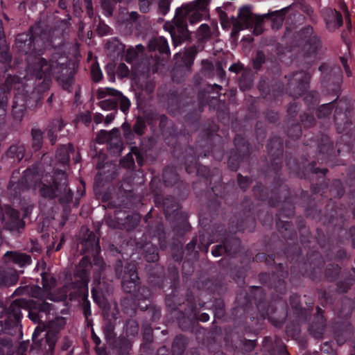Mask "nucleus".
I'll use <instances>...</instances> for the list:
<instances>
[{"label": "nucleus", "instance_id": "nucleus-53", "mask_svg": "<svg viewBox=\"0 0 355 355\" xmlns=\"http://www.w3.org/2000/svg\"><path fill=\"white\" fill-rule=\"evenodd\" d=\"M301 121L305 127H311L315 124V119L313 116L304 114L300 116Z\"/></svg>", "mask_w": 355, "mask_h": 355}, {"label": "nucleus", "instance_id": "nucleus-26", "mask_svg": "<svg viewBox=\"0 0 355 355\" xmlns=\"http://www.w3.org/2000/svg\"><path fill=\"white\" fill-rule=\"evenodd\" d=\"M163 180L166 186L171 187L178 183L179 176L174 168L168 166L163 171Z\"/></svg>", "mask_w": 355, "mask_h": 355}, {"label": "nucleus", "instance_id": "nucleus-2", "mask_svg": "<svg viewBox=\"0 0 355 355\" xmlns=\"http://www.w3.org/2000/svg\"><path fill=\"white\" fill-rule=\"evenodd\" d=\"M92 268L89 257L87 255L83 257L76 267L72 281L65 286L69 300L79 302L87 320L92 314L88 300V284Z\"/></svg>", "mask_w": 355, "mask_h": 355}, {"label": "nucleus", "instance_id": "nucleus-6", "mask_svg": "<svg viewBox=\"0 0 355 355\" xmlns=\"http://www.w3.org/2000/svg\"><path fill=\"white\" fill-rule=\"evenodd\" d=\"M30 33H19L15 38V46L18 51L24 54H31L35 51V42L37 39L43 42L48 40V33L41 22H37L29 28Z\"/></svg>", "mask_w": 355, "mask_h": 355}, {"label": "nucleus", "instance_id": "nucleus-11", "mask_svg": "<svg viewBox=\"0 0 355 355\" xmlns=\"http://www.w3.org/2000/svg\"><path fill=\"white\" fill-rule=\"evenodd\" d=\"M83 236L81 241L78 244V248L83 254L91 255L98 254L101 251L98 237L94 232H90L87 227H83L81 229Z\"/></svg>", "mask_w": 355, "mask_h": 355}, {"label": "nucleus", "instance_id": "nucleus-25", "mask_svg": "<svg viewBox=\"0 0 355 355\" xmlns=\"http://www.w3.org/2000/svg\"><path fill=\"white\" fill-rule=\"evenodd\" d=\"M225 245V252L228 256L236 254L241 246V241L236 237H230L223 241Z\"/></svg>", "mask_w": 355, "mask_h": 355}, {"label": "nucleus", "instance_id": "nucleus-14", "mask_svg": "<svg viewBox=\"0 0 355 355\" xmlns=\"http://www.w3.org/2000/svg\"><path fill=\"white\" fill-rule=\"evenodd\" d=\"M3 220L5 228L12 232H19L25 225V223L20 218L19 212L10 206L4 208Z\"/></svg>", "mask_w": 355, "mask_h": 355}, {"label": "nucleus", "instance_id": "nucleus-63", "mask_svg": "<svg viewBox=\"0 0 355 355\" xmlns=\"http://www.w3.org/2000/svg\"><path fill=\"white\" fill-rule=\"evenodd\" d=\"M300 8L303 12L309 16L311 20H313V10L310 6L305 3H301Z\"/></svg>", "mask_w": 355, "mask_h": 355}, {"label": "nucleus", "instance_id": "nucleus-4", "mask_svg": "<svg viewBox=\"0 0 355 355\" xmlns=\"http://www.w3.org/2000/svg\"><path fill=\"white\" fill-rule=\"evenodd\" d=\"M40 196L49 200L58 198L62 205L71 203L73 192L68 187L67 175L64 172H58L53 177L52 182L42 181L37 186Z\"/></svg>", "mask_w": 355, "mask_h": 355}, {"label": "nucleus", "instance_id": "nucleus-40", "mask_svg": "<svg viewBox=\"0 0 355 355\" xmlns=\"http://www.w3.org/2000/svg\"><path fill=\"white\" fill-rule=\"evenodd\" d=\"M126 334L128 336H135L139 332L138 322L134 319H129L127 320L126 324Z\"/></svg>", "mask_w": 355, "mask_h": 355}, {"label": "nucleus", "instance_id": "nucleus-19", "mask_svg": "<svg viewBox=\"0 0 355 355\" xmlns=\"http://www.w3.org/2000/svg\"><path fill=\"white\" fill-rule=\"evenodd\" d=\"M268 153L274 158L275 164H280L279 157L283 154V146L279 138H273L270 139L267 145Z\"/></svg>", "mask_w": 355, "mask_h": 355}, {"label": "nucleus", "instance_id": "nucleus-34", "mask_svg": "<svg viewBox=\"0 0 355 355\" xmlns=\"http://www.w3.org/2000/svg\"><path fill=\"white\" fill-rule=\"evenodd\" d=\"M184 340L182 336H176L172 343L173 355H181L184 351Z\"/></svg>", "mask_w": 355, "mask_h": 355}, {"label": "nucleus", "instance_id": "nucleus-51", "mask_svg": "<svg viewBox=\"0 0 355 355\" xmlns=\"http://www.w3.org/2000/svg\"><path fill=\"white\" fill-rule=\"evenodd\" d=\"M55 279L49 275L42 274V285L46 291L50 290L55 284Z\"/></svg>", "mask_w": 355, "mask_h": 355}, {"label": "nucleus", "instance_id": "nucleus-39", "mask_svg": "<svg viewBox=\"0 0 355 355\" xmlns=\"http://www.w3.org/2000/svg\"><path fill=\"white\" fill-rule=\"evenodd\" d=\"M115 323L111 320H107L103 327L105 336L108 340H112L115 337L114 333Z\"/></svg>", "mask_w": 355, "mask_h": 355}, {"label": "nucleus", "instance_id": "nucleus-16", "mask_svg": "<svg viewBox=\"0 0 355 355\" xmlns=\"http://www.w3.org/2000/svg\"><path fill=\"white\" fill-rule=\"evenodd\" d=\"M19 280L18 272L13 268L0 267V287H9Z\"/></svg>", "mask_w": 355, "mask_h": 355}, {"label": "nucleus", "instance_id": "nucleus-12", "mask_svg": "<svg viewBox=\"0 0 355 355\" xmlns=\"http://www.w3.org/2000/svg\"><path fill=\"white\" fill-rule=\"evenodd\" d=\"M28 300L17 299L13 301L6 309L7 318L5 324L8 328L14 327L20 322L22 314L21 309L26 310Z\"/></svg>", "mask_w": 355, "mask_h": 355}, {"label": "nucleus", "instance_id": "nucleus-45", "mask_svg": "<svg viewBox=\"0 0 355 355\" xmlns=\"http://www.w3.org/2000/svg\"><path fill=\"white\" fill-rule=\"evenodd\" d=\"M333 105L332 103H327L324 104L322 106H320L318 111H317V115L319 118L321 117H326L329 116L332 110Z\"/></svg>", "mask_w": 355, "mask_h": 355}, {"label": "nucleus", "instance_id": "nucleus-52", "mask_svg": "<svg viewBox=\"0 0 355 355\" xmlns=\"http://www.w3.org/2000/svg\"><path fill=\"white\" fill-rule=\"evenodd\" d=\"M214 315L218 318H221L225 315L224 303L222 301H216L214 304Z\"/></svg>", "mask_w": 355, "mask_h": 355}, {"label": "nucleus", "instance_id": "nucleus-42", "mask_svg": "<svg viewBox=\"0 0 355 355\" xmlns=\"http://www.w3.org/2000/svg\"><path fill=\"white\" fill-rule=\"evenodd\" d=\"M330 17L331 18V21H334V28H338L343 25V17L340 12L336 11V10H330Z\"/></svg>", "mask_w": 355, "mask_h": 355}, {"label": "nucleus", "instance_id": "nucleus-23", "mask_svg": "<svg viewBox=\"0 0 355 355\" xmlns=\"http://www.w3.org/2000/svg\"><path fill=\"white\" fill-rule=\"evenodd\" d=\"M254 73L248 69H245L242 71L239 78V87L242 91L250 89L253 85Z\"/></svg>", "mask_w": 355, "mask_h": 355}, {"label": "nucleus", "instance_id": "nucleus-54", "mask_svg": "<svg viewBox=\"0 0 355 355\" xmlns=\"http://www.w3.org/2000/svg\"><path fill=\"white\" fill-rule=\"evenodd\" d=\"M44 325L43 326V324H39L36 327V329L33 334V344L35 345V346L40 347V341L38 339V336L40 334V333L44 331Z\"/></svg>", "mask_w": 355, "mask_h": 355}, {"label": "nucleus", "instance_id": "nucleus-18", "mask_svg": "<svg viewBox=\"0 0 355 355\" xmlns=\"http://www.w3.org/2000/svg\"><path fill=\"white\" fill-rule=\"evenodd\" d=\"M107 146L114 155L119 154L122 150L123 143L120 137V132L119 129L114 128L110 131V137Z\"/></svg>", "mask_w": 355, "mask_h": 355}, {"label": "nucleus", "instance_id": "nucleus-31", "mask_svg": "<svg viewBox=\"0 0 355 355\" xmlns=\"http://www.w3.org/2000/svg\"><path fill=\"white\" fill-rule=\"evenodd\" d=\"M8 156L16 159L18 162L21 160L25 155V146L23 144L12 145L7 152Z\"/></svg>", "mask_w": 355, "mask_h": 355}, {"label": "nucleus", "instance_id": "nucleus-27", "mask_svg": "<svg viewBox=\"0 0 355 355\" xmlns=\"http://www.w3.org/2000/svg\"><path fill=\"white\" fill-rule=\"evenodd\" d=\"M143 254L148 262H155L159 259L158 250L151 243H146L144 246Z\"/></svg>", "mask_w": 355, "mask_h": 355}, {"label": "nucleus", "instance_id": "nucleus-36", "mask_svg": "<svg viewBox=\"0 0 355 355\" xmlns=\"http://www.w3.org/2000/svg\"><path fill=\"white\" fill-rule=\"evenodd\" d=\"M172 0H158L157 2V12L165 16L170 10Z\"/></svg>", "mask_w": 355, "mask_h": 355}, {"label": "nucleus", "instance_id": "nucleus-10", "mask_svg": "<svg viewBox=\"0 0 355 355\" xmlns=\"http://www.w3.org/2000/svg\"><path fill=\"white\" fill-rule=\"evenodd\" d=\"M310 78L311 76L304 71L292 73L288 76V92L295 98L300 96L307 89Z\"/></svg>", "mask_w": 355, "mask_h": 355}, {"label": "nucleus", "instance_id": "nucleus-41", "mask_svg": "<svg viewBox=\"0 0 355 355\" xmlns=\"http://www.w3.org/2000/svg\"><path fill=\"white\" fill-rule=\"evenodd\" d=\"M146 128V125L144 119L141 116H138L133 125V131L135 133L141 136L144 133V130Z\"/></svg>", "mask_w": 355, "mask_h": 355}, {"label": "nucleus", "instance_id": "nucleus-8", "mask_svg": "<svg viewBox=\"0 0 355 355\" xmlns=\"http://www.w3.org/2000/svg\"><path fill=\"white\" fill-rule=\"evenodd\" d=\"M53 309V305L45 301L28 300L26 310L28 312V318L35 324H43L50 321L49 315Z\"/></svg>", "mask_w": 355, "mask_h": 355}, {"label": "nucleus", "instance_id": "nucleus-58", "mask_svg": "<svg viewBox=\"0 0 355 355\" xmlns=\"http://www.w3.org/2000/svg\"><path fill=\"white\" fill-rule=\"evenodd\" d=\"M168 272L170 278L173 281V285L175 286L179 282L178 270L175 267L172 266L168 268Z\"/></svg>", "mask_w": 355, "mask_h": 355}, {"label": "nucleus", "instance_id": "nucleus-50", "mask_svg": "<svg viewBox=\"0 0 355 355\" xmlns=\"http://www.w3.org/2000/svg\"><path fill=\"white\" fill-rule=\"evenodd\" d=\"M288 135L293 139H298L301 135V127L298 123L292 125L288 130Z\"/></svg>", "mask_w": 355, "mask_h": 355}, {"label": "nucleus", "instance_id": "nucleus-22", "mask_svg": "<svg viewBox=\"0 0 355 355\" xmlns=\"http://www.w3.org/2000/svg\"><path fill=\"white\" fill-rule=\"evenodd\" d=\"M93 261L94 265L98 268L93 275V284L100 285L101 278L102 272L105 270L107 265L104 262L103 259L98 256V254H94Z\"/></svg>", "mask_w": 355, "mask_h": 355}, {"label": "nucleus", "instance_id": "nucleus-37", "mask_svg": "<svg viewBox=\"0 0 355 355\" xmlns=\"http://www.w3.org/2000/svg\"><path fill=\"white\" fill-rule=\"evenodd\" d=\"M99 285L94 284V286L92 288V294L94 301L100 306V307H105L106 302L105 298L102 295V294L98 291V286Z\"/></svg>", "mask_w": 355, "mask_h": 355}, {"label": "nucleus", "instance_id": "nucleus-55", "mask_svg": "<svg viewBox=\"0 0 355 355\" xmlns=\"http://www.w3.org/2000/svg\"><path fill=\"white\" fill-rule=\"evenodd\" d=\"M92 79L94 82H99L102 79V73L98 65H93L91 71Z\"/></svg>", "mask_w": 355, "mask_h": 355}, {"label": "nucleus", "instance_id": "nucleus-60", "mask_svg": "<svg viewBox=\"0 0 355 355\" xmlns=\"http://www.w3.org/2000/svg\"><path fill=\"white\" fill-rule=\"evenodd\" d=\"M237 181L238 184H239L240 187L243 190H245L250 184V180L247 177H243L241 174H238L237 175Z\"/></svg>", "mask_w": 355, "mask_h": 355}, {"label": "nucleus", "instance_id": "nucleus-32", "mask_svg": "<svg viewBox=\"0 0 355 355\" xmlns=\"http://www.w3.org/2000/svg\"><path fill=\"white\" fill-rule=\"evenodd\" d=\"M46 343L48 348L46 349L44 355H53L55 345L58 340L56 334L53 331H48L45 334Z\"/></svg>", "mask_w": 355, "mask_h": 355}, {"label": "nucleus", "instance_id": "nucleus-56", "mask_svg": "<svg viewBox=\"0 0 355 355\" xmlns=\"http://www.w3.org/2000/svg\"><path fill=\"white\" fill-rule=\"evenodd\" d=\"M110 137V132H107L106 130H101L98 135L96 136V140L99 144H103L106 142L107 144Z\"/></svg>", "mask_w": 355, "mask_h": 355}, {"label": "nucleus", "instance_id": "nucleus-43", "mask_svg": "<svg viewBox=\"0 0 355 355\" xmlns=\"http://www.w3.org/2000/svg\"><path fill=\"white\" fill-rule=\"evenodd\" d=\"M155 1V0H138L140 12L144 14L148 13Z\"/></svg>", "mask_w": 355, "mask_h": 355}, {"label": "nucleus", "instance_id": "nucleus-35", "mask_svg": "<svg viewBox=\"0 0 355 355\" xmlns=\"http://www.w3.org/2000/svg\"><path fill=\"white\" fill-rule=\"evenodd\" d=\"M12 107L14 115L19 114H20L19 116H21L22 114L26 110L25 103L21 96L15 97Z\"/></svg>", "mask_w": 355, "mask_h": 355}, {"label": "nucleus", "instance_id": "nucleus-59", "mask_svg": "<svg viewBox=\"0 0 355 355\" xmlns=\"http://www.w3.org/2000/svg\"><path fill=\"white\" fill-rule=\"evenodd\" d=\"M78 120L85 125H88L92 121V114L89 111L81 113L78 116Z\"/></svg>", "mask_w": 355, "mask_h": 355}, {"label": "nucleus", "instance_id": "nucleus-61", "mask_svg": "<svg viewBox=\"0 0 355 355\" xmlns=\"http://www.w3.org/2000/svg\"><path fill=\"white\" fill-rule=\"evenodd\" d=\"M175 297V295L173 296L171 295H168L166 297V304L168 307H169L171 310H175L178 308V305H180V303H176L175 302L173 298Z\"/></svg>", "mask_w": 355, "mask_h": 355}, {"label": "nucleus", "instance_id": "nucleus-13", "mask_svg": "<svg viewBox=\"0 0 355 355\" xmlns=\"http://www.w3.org/2000/svg\"><path fill=\"white\" fill-rule=\"evenodd\" d=\"M126 272L129 273L121 279L122 289L127 293H135L140 284L135 264L132 262H126Z\"/></svg>", "mask_w": 355, "mask_h": 355}, {"label": "nucleus", "instance_id": "nucleus-17", "mask_svg": "<svg viewBox=\"0 0 355 355\" xmlns=\"http://www.w3.org/2000/svg\"><path fill=\"white\" fill-rule=\"evenodd\" d=\"M3 259L5 263H12L20 267H24L30 265L32 261L30 255L17 251L7 252L4 254Z\"/></svg>", "mask_w": 355, "mask_h": 355}, {"label": "nucleus", "instance_id": "nucleus-44", "mask_svg": "<svg viewBox=\"0 0 355 355\" xmlns=\"http://www.w3.org/2000/svg\"><path fill=\"white\" fill-rule=\"evenodd\" d=\"M202 71L205 73V76L209 77L213 76V71H214V66L210 61L207 60H202Z\"/></svg>", "mask_w": 355, "mask_h": 355}, {"label": "nucleus", "instance_id": "nucleus-48", "mask_svg": "<svg viewBox=\"0 0 355 355\" xmlns=\"http://www.w3.org/2000/svg\"><path fill=\"white\" fill-rule=\"evenodd\" d=\"M266 58L263 53L261 51L257 52L255 58L253 59V67L255 69H259L261 65L265 62Z\"/></svg>", "mask_w": 355, "mask_h": 355}, {"label": "nucleus", "instance_id": "nucleus-57", "mask_svg": "<svg viewBox=\"0 0 355 355\" xmlns=\"http://www.w3.org/2000/svg\"><path fill=\"white\" fill-rule=\"evenodd\" d=\"M137 291L138 292L137 297L139 300L148 299L150 295L149 289L145 286L141 287L139 286Z\"/></svg>", "mask_w": 355, "mask_h": 355}, {"label": "nucleus", "instance_id": "nucleus-47", "mask_svg": "<svg viewBox=\"0 0 355 355\" xmlns=\"http://www.w3.org/2000/svg\"><path fill=\"white\" fill-rule=\"evenodd\" d=\"M133 153L131 151L126 156H125L121 161V164L123 167L127 168H132L135 166V160L133 158Z\"/></svg>", "mask_w": 355, "mask_h": 355}, {"label": "nucleus", "instance_id": "nucleus-9", "mask_svg": "<svg viewBox=\"0 0 355 355\" xmlns=\"http://www.w3.org/2000/svg\"><path fill=\"white\" fill-rule=\"evenodd\" d=\"M298 37L305 42L301 49L300 55L304 58L315 57L321 43L319 38L313 34V28L307 26L300 30Z\"/></svg>", "mask_w": 355, "mask_h": 355}, {"label": "nucleus", "instance_id": "nucleus-62", "mask_svg": "<svg viewBox=\"0 0 355 355\" xmlns=\"http://www.w3.org/2000/svg\"><path fill=\"white\" fill-rule=\"evenodd\" d=\"M64 126V124L63 123V121L60 118L53 119L50 125V127L55 130L56 132L62 130Z\"/></svg>", "mask_w": 355, "mask_h": 355}, {"label": "nucleus", "instance_id": "nucleus-5", "mask_svg": "<svg viewBox=\"0 0 355 355\" xmlns=\"http://www.w3.org/2000/svg\"><path fill=\"white\" fill-rule=\"evenodd\" d=\"M58 55H53L49 60L44 58H35L33 64L28 65L31 73L39 80L43 79L44 87H49L51 76L59 73L64 66L58 61Z\"/></svg>", "mask_w": 355, "mask_h": 355}, {"label": "nucleus", "instance_id": "nucleus-28", "mask_svg": "<svg viewBox=\"0 0 355 355\" xmlns=\"http://www.w3.org/2000/svg\"><path fill=\"white\" fill-rule=\"evenodd\" d=\"M73 151V149L71 144H69L68 146H61L56 152V159L63 165L67 164L69 162V153Z\"/></svg>", "mask_w": 355, "mask_h": 355}, {"label": "nucleus", "instance_id": "nucleus-30", "mask_svg": "<svg viewBox=\"0 0 355 355\" xmlns=\"http://www.w3.org/2000/svg\"><path fill=\"white\" fill-rule=\"evenodd\" d=\"M32 137V148L35 151L39 150L43 144V132L39 128H32L31 130Z\"/></svg>", "mask_w": 355, "mask_h": 355}, {"label": "nucleus", "instance_id": "nucleus-33", "mask_svg": "<svg viewBox=\"0 0 355 355\" xmlns=\"http://www.w3.org/2000/svg\"><path fill=\"white\" fill-rule=\"evenodd\" d=\"M116 347L118 350L119 355H128L129 351L131 349L132 345L129 340L125 338H121Z\"/></svg>", "mask_w": 355, "mask_h": 355}, {"label": "nucleus", "instance_id": "nucleus-21", "mask_svg": "<svg viewBox=\"0 0 355 355\" xmlns=\"http://www.w3.org/2000/svg\"><path fill=\"white\" fill-rule=\"evenodd\" d=\"M203 49L204 45H193L192 46L187 48L185 50L184 55L182 57V62L187 69H189L191 67L197 53L199 51H202Z\"/></svg>", "mask_w": 355, "mask_h": 355}, {"label": "nucleus", "instance_id": "nucleus-7", "mask_svg": "<svg viewBox=\"0 0 355 355\" xmlns=\"http://www.w3.org/2000/svg\"><path fill=\"white\" fill-rule=\"evenodd\" d=\"M96 96L98 99L104 98L98 103V105L105 110H116L119 105L121 110L125 112L130 106L129 99L113 88H99L96 91Z\"/></svg>", "mask_w": 355, "mask_h": 355}, {"label": "nucleus", "instance_id": "nucleus-46", "mask_svg": "<svg viewBox=\"0 0 355 355\" xmlns=\"http://www.w3.org/2000/svg\"><path fill=\"white\" fill-rule=\"evenodd\" d=\"M157 277L155 278L152 275L149 277L150 282L155 286L162 287L164 284V272L162 270L157 272Z\"/></svg>", "mask_w": 355, "mask_h": 355}, {"label": "nucleus", "instance_id": "nucleus-24", "mask_svg": "<svg viewBox=\"0 0 355 355\" xmlns=\"http://www.w3.org/2000/svg\"><path fill=\"white\" fill-rule=\"evenodd\" d=\"M163 205L165 216L167 218H169L173 216H176V215L178 214L179 205L174 198H166L164 200Z\"/></svg>", "mask_w": 355, "mask_h": 355}, {"label": "nucleus", "instance_id": "nucleus-3", "mask_svg": "<svg viewBox=\"0 0 355 355\" xmlns=\"http://www.w3.org/2000/svg\"><path fill=\"white\" fill-rule=\"evenodd\" d=\"M288 8H286L279 11L265 14L263 15H257L253 14L248 7H243L240 9L238 17H232L233 28L231 33V37L236 39L239 32L245 28H253V33L256 35H261L263 31V24L265 18L270 19L272 21V28L279 29L284 19V15Z\"/></svg>", "mask_w": 355, "mask_h": 355}, {"label": "nucleus", "instance_id": "nucleus-20", "mask_svg": "<svg viewBox=\"0 0 355 355\" xmlns=\"http://www.w3.org/2000/svg\"><path fill=\"white\" fill-rule=\"evenodd\" d=\"M148 141H143L139 146L132 148V152L136 157V160L139 166H141L144 164V159L146 158L150 151V147L148 146Z\"/></svg>", "mask_w": 355, "mask_h": 355}, {"label": "nucleus", "instance_id": "nucleus-1", "mask_svg": "<svg viewBox=\"0 0 355 355\" xmlns=\"http://www.w3.org/2000/svg\"><path fill=\"white\" fill-rule=\"evenodd\" d=\"M210 0H196L182 5L175 10L171 21L166 22L164 28L171 34L173 44L177 46L191 39V33L187 28V20L191 24L200 21L207 12V7Z\"/></svg>", "mask_w": 355, "mask_h": 355}, {"label": "nucleus", "instance_id": "nucleus-29", "mask_svg": "<svg viewBox=\"0 0 355 355\" xmlns=\"http://www.w3.org/2000/svg\"><path fill=\"white\" fill-rule=\"evenodd\" d=\"M211 33L209 26L207 24H202L197 31L196 37L198 45L202 46L203 43L211 38Z\"/></svg>", "mask_w": 355, "mask_h": 355}, {"label": "nucleus", "instance_id": "nucleus-49", "mask_svg": "<svg viewBox=\"0 0 355 355\" xmlns=\"http://www.w3.org/2000/svg\"><path fill=\"white\" fill-rule=\"evenodd\" d=\"M352 279H349L343 282H339L337 284V291L340 293H347L352 285Z\"/></svg>", "mask_w": 355, "mask_h": 355}, {"label": "nucleus", "instance_id": "nucleus-38", "mask_svg": "<svg viewBox=\"0 0 355 355\" xmlns=\"http://www.w3.org/2000/svg\"><path fill=\"white\" fill-rule=\"evenodd\" d=\"M114 270L115 276L118 279H122L128 272H126V264L123 266V262L121 259H117L114 264Z\"/></svg>", "mask_w": 355, "mask_h": 355}, {"label": "nucleus", "instance_id": "nucleus-15", "mask_svg": "<svg viewBox=\"0 0 355 355\" xmlns=\"http://www.w3.org/2000/svg\"><path fill=\"white\" fill-rule=\"evenodd\" d=\"M149 51H157L163 58H168L171 52L166 38L162 36L151 39L148 44Z\"/></svg>", "mask_w": 355, "mask_h": 355}, {"label": "nucleus", "instance_id": "nucleus-64", "mask_svg": "<svg viewBox=\"0 0 355 355\" xmlns=\"http://www.w3.org/2000/svg\"><path fill=\"white\" fill-rule=\"evenodd\" d=\"M290 304L291 306L297 310L300 308V296L297 294H293L290 297Z\"/></svg>", "mask_w": 355, "mask_h": 355}]
</instances>
